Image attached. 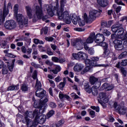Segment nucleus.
<instances>
[{"label":"nucleus","mask_w":127,"mask_h":127,"mask_svg":"<svg viewBox=\"0 0 127 127\" xmlns=\"http://www.w3.org/2000/svg\"><path fill=\"white\" fill-rule=\"evenodd\" d=\"M66 0H61V9L59 10L58 8L59 7V4L58 2L55 3V6L54 9H52V5L45 4L44 5V9H46L48 14L50 16H53L55 13H57L58 18L60 20H63L64 22L67 24H70L71 23V18L68 11H64V6L66 4Z\"/></svg>","instance_id":"obj_1"},{"label":"nucleus","mask_w":127,"mask_h":127,"mask_svg":"<svg viewBox=\"0 0 127 127\" xmlns=\"http://www.w3.org/2000/svg\"><path fill=\"white\" fill-rule=\"evenodd\" d=\"M112 30L113 32H115L120 38L121 40H125L123 42L124 45L127 46V33L124 35L125 29L123 27V25L119 23H117L112 26Z\"/></svg>","instance_id":"obj_2"},{"label":"nucleus","mask_w":127,"mask_h":127,"mask_svg":"<svg viewBox=\"0 0 127 127\" xmlns=\"http://www.w3.org/2000/svg\"><path fill=\"white\" fill-rule=\"evenodd\" d=\"M99 57H93L90 59H86L85 61V63L86 65H88L87 67H85L84 69L82 70L81 72V74H84L85 73H87L90 68H89V66L91 67H105V64H97V61H99Z\"/></svg>","instance_id":"obj_3"},{"label":"nucleus","mask_w":127,"mask_h":127,"mask_svg":"<svg viewBox=\"0 0 127 127\" xmlns=\"http://www.w3.org/2000/svg\"><path fill=\"white\" fill-rule=\"evenodd\" d=\"M40 6L37 5L35 7L36 15H34L33 18V22L37 21L38 19H42L43 21L47 19V16H44L43 11H42V0H38Z\"/></svg>","instance_id":"obj_4"},{"label":"nucleus","mask_w":127,"mask_h":127,"mask_svg":"<svg viewBox=\"0 0 127 127\" xmlns=\"http://www.w3.org/2000/svg\"><path fill=\"white\" fill-rule=\"evenodd\" d=\"M39 110L38 109H36L32 113V112L26 111L24 113L25 118L22 120V123L23 124H26L27 126H29L30 124L33 123V121H30L28 118H36L39 115Z\"/></svg>","instance_id":"obj_5"},{"label":"nucleus","mask_w":127,"mask_h":127,"mask_svg":"<svg viewBox=\"0 0 127 127\" xmlns=\"http://www.w3.org/2000/svg\"><path fill=\"white\" fill-rule=\"evenodd\" d=\"M101 14V13L99 11H98L96 10H93L89 12V15L88 17L86 13L84 14V20L86 22L89 23L90 21L94 20L97 16H99Z\"/></svg>","instance_id":"obj_6"},{"label":"nucleus","mask_w":127,"mask_h":127,"mask_svg":"<svg viewBox=\"0 0 127 127\" xmlns=\"http://www.w3.org/2000/svg\"><path fill=\"white\" fill-rule=\"evenodd\" d=\"M14 17L16 18V20L17 22H18L19 27L22 28V27H23V25H25V26H27V24L28 23V20L27 19V18H25L23 19H22L23 16L21 14H16V15L14 14Z\"/></svg>","instance_id":"obj_7"},{"label":"nucleus","mask_w":127,"mask_h":127,"mask_svg":"<svg viewBox=\"0 0 127 127\" xmlns=\"http://www.w3.org/2000/svg\"><path fill=\"white\" fill-rule=\"evenodd\" d=\"M104 41H105V37L104 36V35L102 34H96L95 42L96 43H98L99 46H101L104 48H108V44L106 42H104Z\"/></svg>","instance_id":"obj_8"},{"label":"nucleus","mask_w":127,"mask_h":127,"mask_svg":"<svg viewBox=\"0 0 127 127\" xmlns=\"http://www.w3.org/2000/svg\"><path fill=\"white\" fill-rule=\"evenodd\" d=\"M41 109H39V114L35 118L34 123H33V126H37L39 124L42 125L45 123L46 120V116L42 115V114L40 113Z\"/></svg>","instance_id":"obj_9"},{"label":"nucleus","mask_w":127,"mask_h":127,"mask_svg":"<svg viewBox=\"0 0 127 127\" xmlns=\"http://www.w3.org/2000/svg\"><path fill=\"white\" fill-rule=\"evenodd\" d=\"M84 40L76 38L71 42V45L75 46L77 50H82L83 48Z\"/></svg>","instance_id":"obj_10"},{"label":"nucleus","mask_w":127,"mask_h":127,"mask_svg":"<svg viewBox=\"0 0 127 127\" xmlns=\"http://www.w3.org/2000/svg\"><path fill=\"white\" fill-rule=\"evenodd\" d=\"M4 26L6 29H14L16 27V22L13 20H7L4 23Z\"/></svg>","instance_id":"obj_11"},{"label":"nucleus","mask_w":127,"mask_h":127,"mask_svg":"<svg viewBox=\"0 0 127 127\" xmlns=\"http://www.w3.org/2000/svg\"><path fill=\"white\" fill-rule=\"evenodd\" d=\"M8 14V10L6 9L5 5L3 8V11H0V25L5 21V17Z\"/></svg>","instance_id":"obj_12"},{"label":"nucleus","mask_w":127,"mask_h":127,"mask_svg":"<svg viewBox=\"0 0 127 127\" xmlns=\"http://www.w3.org/2000/svg\"><path fill=\"white\" fill-rule=\"evenodd\" d=\"M114 108L118 111L120 115H125L127 113V109L125 108L123 106H121V105H118L117 102L114 103Z\"/></svg>","instance_id":"obj_13"},{"label":"nucleus","mask_w":127,"mask_h":127,"mask_svg":"<svg viewBox=\"0 0 127 127\" xmlns=\"http://www.w3.org/2000/svg\"><path fill=\"white\" fill-rule=\"evenodd\" d=\"M99 97L103 103H108L109 99H108V96L105 92H100L99 95Z\"/></svg>","instance_id":"obj_14"},{"label":"nucleus","mask_w":127,"mask_h":127,"mask_svg":"<svg viewBox=\"0 0 127 127\" xmlns=\"http://www.w3.org/2000/svg\"><path fill=\"white\" fill-rule=\"evenodd\" d=\"M96 37H97V35H95V33L92 32L90 33V36L86 39V42H85L87 44L93 43V42H94V40L95 41Z\"/></svg>","instance_id":"obj_15"},{"label":"nucleus","mask_w":127,"mask_h":127,"mask_svg":"<svg viewBox=\"0 0 127 127\" xmlns=\"http://www.w3.org/2000/svg\"><path fill=\"white\" fill-rule=\"evenodd\" d=\"M84 69V65L80 63H76L73 67V70L75 72H80Z\"/></svg>","instance_id":"obj_16"},{"label":"nucleus","mask_w":127,"mask_h":127,"mask_svg":"<svg viewBox=\"0 0 127 127\" xmlns=\"http://www.w3.org/2000/svg\"><path fill=\"white\" fill-rule=\"evenodd\" d=\"M102 90H106V91H111L114 89V85L109 84L108 83H105L102 86Z\"/></svg>","instance_id":"obj_17"},{"label":"nucleus","mask_w":127,"mask_h":127,"mask_svg":"<svg viewBox=\"0 0 127 127\" xmlns=\"http://www.w3.org/2000/svg\"><path fill=\"white\" fill-rule=\"evenodd\" d=\"M48 102V97H47L45 99H44L43 101L40 100V101L39 103V108L40 110H42V108L44 109V107L45 106V104Z\"/></svg>","instance_id":"obj_18"},{"label":"nucleus","mask_w":127,"mask_h":127,"mask_svg":"<svg viewBox=\"0 0 127 127\" xmlns=\"http://www.w3.org/2000/svg\"><path fill=\"white\" fill-rule=\"evenodd\" d=\"M46 91L43 89H38L36 91V96L39 98H43L45 95Z\"/></svg>","instance_id":"obj_19"},{"label":"nucleus","mask_w":127,"mask_h":127,"mask_svg":"<svg viewBox=\"0 0 127 127\" xmlns=\"http://www.w3.org/2000/svg\"><path fill=\"white\" fill-rule=\"evenodd\" d=\"M71 20L73 24L76 25L79 22V19H78V17L77 15L75 14H72L70 15Z\"/></svg>","instance_id":"obj_20"},{"label":"nucleus","mask_w":127,"mask_h":127,"mask_svg":"<svg viewBox=\"0 0 127 127\" xmlns=\"http://www.w3.org/2000/svg\"><path fill=\"white\" fill-rule=\"evenodd\" d=\"M26 11L29 18H32V10L31 9V7L29 5L25 6Z\"/></svg>","instance_id":"obj_21"},{"label":"nucleus","mask_w":127,"mask_h":127,"mask_svg":"<svg viewBox=\"0 0 127 127\" xmlns=\"http://www.w3.org/2000/svg\"><path fill=\"white\" fill-rule=\"evenodd\" d=\"M89 82L91 85H96L99 83V78L95 76H90L89 78Z\"/></svg>","instance_id":"obj_22"},{"label":"nucleus","mask_w":127,"mask_h":127,"mask_svg":"<svg viewBox=\"0 0 127 127\" xmlns=\"http://www.w3.org/2000/svg\"><path fill=\"white\" fill-rule=\"evenodd\" d=\"M78 60L80 59L81 60H86L87 58H88V56L85 53H83L82 52H79L78 53Z\"/></svg>","instance_id":"obj_23"},{"label":"nucleus","mask_w":127,"mask_h":127,"mask_svg":"<svg viewBox=\"0 0 127 127\" xmlns=\"http://www.w3.org/2000/svg\"><path fill=\"white\" fill-rule=\"evenodd\" d=\"M97 3L100 6L102 7H105L108 5V0H97Z\"/></svg>","instance_id":"obj_24"},{"label":"nucleus","mask_w":127,"mask_h":127,"mask_svg":"<svg viewBox=\"0 0 127 127\" xmlns=\"http://www.w3.org/2000/svg\"><path fill=\"white\" fill-rule=\"evenodd\" d=\"M98 88H99V86H93L90 88L91 93H92L93 96H97L98 95Z\"/></svg>","instance_id":"obj_25"},{"label":"nucleus","mask_w":127,"mask_h":127,"mask_svg":"<svg viewBox=\"0 0 127 127\" xmlns=\"http://www.w3.org/2000/svg\"><path fill=\"white\" fill-rule=\"evenodd\" d=\"M103 57H108L111 54V50L108 48H104Z\"/></svg>","instance_id":"obj_26"},{"label":"nucleus","mask_w":127,"mask_h":127,"mask_svg":"<svg viewBox=\"0 0 127 127\" xmlns=\"http://www.w3.org/2000/svg\"><path fill=\"white\" fill-rule=\"evenodd\" d=\"M84 88L85 91H86L87 93H88V94H91V87H90V84H89V83H85Z\"/></svg>","instance_id":"obj_27"},{"label":"nucleus","mask_w":127,"mask_h":127,"mask_svg":"<svg viewBox=\"0 0 127 127\" xmlns=\"http://www.w3.org/2000/svg\"><path fill=\"white\" fill-rule=\"evenodd\" d=\"M59 97L61 99H64V98L65 99H66V100H70V96L67 95V94H63L62 92L59 93Z\"/></svg>","instance_id":"obj_28"},{"label":"nucleus","mask_w":127,"mask_h":127,"mask_svg":"<svg viewBox=\"0 0 127 127\" xmlns=\"http://www.w3.org/2000/svg\"><path fill=\"white\" fill-rule=\"evenodd\" d=\"M19 84L16 85H12L8 88V91H14V90H18L19 89Z\"/></svg>","instance_id":"obj_29"},{"label":"nucleus","mask_w":127,"mask_h":127,"mask_svg":"<svg viewBox=\"0 0 127 127\" xmlns=\"http://www.w3.org/2000/svg\"><path fill=\"white\" fill-rule=\"evenodd\" d=\"M36 88H37V90H43L41 89V87H42V85L41 84V82L40 81L38 80V79H37L36 82Z\"/></svg>","instance_id":"obj_30"},{"label":"nucleus","mask_w":127,"mask_h":127,"mask_svg":"<svg viewBox=\"0 0 127 127\" xmlns=\"http://www.w3.org/2000/svg\"><path fill=\"white\" fill-rule=\"evenodd\" d=\"M21 90L22 92H27L28 91V85L25 83L22 84Z\"/></svg>","instance_id":"obj_31"},{"label":"nucleus","mask_w":127,"mask_h":127,"mask_svg":"<svg viewBox=\"0 0 127 127\" xmlns=\"http://www.w3.org/2000/svg\"><path fill=\"white\" fill-rule=\"evenodd\" d=\"M32 48L33 50L32 54V55H37V54H38V51L37 50V49H36V45H35V44H33L32 46Z\"/></svg>","instance_id":"obj_32"},{"label":"nucleus","mask_w":127,"mask_h":127,"mask_svg":"<svg viewBox=\"0 0 127 127\" xmlns=\"http://www.w3.org/2000/svg\"><path fill=\"white\" fill-rule=\"evenodd\" d=\"M1 48H3V49H5L6 48H9V45L7 44L6 41H2Z\"/></svg>","instance_id":"obj_33"},{"label":"nucleus","mask_w":127,"mask_h":127,"mask_svg":"<svg viewBox=\"0 0 127 127\" xmlns=\"http://www.w3.org/2000/svg\"><path fill=\"white\" fill-rule=\"evenodd\" d=\"M66 84V80H65V78H64V82H62L60 83V90H63L64 89V87H65V84Z\"/></svg>","instance_id":"obj_34"},{"label":"nucleus","mask_w":127,"mask_h":127,"mask_svg":"<svg viewBox=\"0 0 127 127\" xmlns=\"http://www.w3.org/2000/svg\"><path fill=\"white\" fill-rule=\"evenodd\" d=\"M54 114H55V111H54V110H51L47 114L46 118L49 119V118H51V117H52V116H53V115H54Z\"/></svg>","instance_id":"obj_35"},{"label":"nucleus","mask_w":127,"mask_h":127,"mask_svg":"<svg viewBox=\"0 0 127 127\" xmlns=\"http://www.w3.org/2000/svg\"><path fill=\"white\" fill-rule=\"evenodd\" d=\"M115 49L116 50H123L124 49V47L123 46V44H121L120 45H115Z\"/></svg>","instance_id":"obj_36"},{"label":"nucleus","mask_w":127,"mask_h":127,"mask_svg":"<svg viewBox=\"0 0 127 127\" xmlns=\"http://www.w3.org/2000/svg\"><path fill=\"white\" fill-rule=\"evenodd\" d=\"M47 54L49 55V56H52V55H54V53L52 52L51 49L50 48H48L47 49Z\"/></svg>","instance_id":"obj_37"},{"label":"nucleus","mask_w":127,"mask_h":127,"mask_svg":"<svg viewBox=\"0 0 127 127\" xmlns=\"http://www.w3.org/2000/svg\"><path fill=\"white\" fill-rule=\"evenodd\" d=\"M127 56V52H123L119 57V59H123V58H125Z\"/></svg>","instance_id":"obj_38"},{"label":"nucleus","mask_w":127,"mask_h":127,"mask_svg":"<svg viewBox=\"0 0 127 127\" xmlns=\"http://www.w3.org/2000/svg\"><path fill=\"white\" fill-rule=\"evenodd\" d=\"M7 73H8V69H7V67H6V66L3 67L2 69V73L3 75H6Z\"/></svg>","instance_id":"obj_39"},{"label":"nucleus","mask_w":127,"mask_h":127,"mask_svg":"<svg viewBox=\"0 0 127 127\" xmlns=\"http://www.w3.org/2000/svg\"><path fill=\"white\" fill-rule=\"evenodd\" d=\"M49 106L52 109H55V108H56V107H57V106L56 105V103H55V102H50L49 104Z\"/></svg>","instance_id":"obj_40"},{"label":"nucleus","mask_w":127,"mask_h":127,"mask_svg":"<svg viewBox=\"0 0 127 127\" xmlns=\"http://www.w3.org/2000/svg\"><path fill=\"white\" fill-rule=\"evenodd\" d=\"M17 12H18V5L15 4L14 6V15L17 14Z\"/></svg>","instance_id":"obj_41"},{"label":"nucleus","mask_w":127,"mask_h":127,"mask_svg":"<svg viewBox=\"0 0 127 127\" xmlns=\"http://www.w3.org/2000/svg\"><path fill=\"white\" fill-rule=\"evenodd\" d=\"M8 68L10 72H12L13 71V68L14 67V65L13 64H7Z\"/></svg>","instance_id":"obj_42"},{"label":"nucleus","mask_w":127,"mask_h":127,"mask_svg":"<svg viewBox=\"0 0 127 127\" xmlns=\"http://www.w3.org/2000/svg\"><path fill=\"white\" fill-rule=\"evenodd\" d=\"M103 33L104 35H105L106 36H109V35H111V32L109 31L107 29L103 30Z\"/></svg>","instance_id":"obj_43"},{"label":"nucleus","mask_w":127,"mask_h":127,"mask_svg":"<svg viewBox=\"0 0 127 127\" xmlns=\"http://www.w3.org/2000/svg\"><path fill=\"white\" fill-rule=\"evenodd\" d=\"M113 42L115 45H120L121 44H123V42L120 40H115Z\"/></svg>","instance_id":"obj_44"},{"label":"nucleus","mask_w":127,"mask_h":127,"mask_svg":"<svg viewBox=\"0 0 127 127\" xmlns=\"http://www.w3.org/2000/svg\"><path fill=\"white\" fill-rule=\"evenodd\" d=\"M5 5V7H6V9L8 10V12H9V10H8V8H12V6H11V3L10 2H9L7 4V8H6V5L5 4V2H4V6H3V8H4V6Z\"/></svg>","instance_id":"obj_45"},{"label":"nucleus","mask_w":127,"mask_h":127,"mask_svg":"<svg viewBox=\"0 0 127 127\" xmlns=\"http://www.w3.org/2000/svg\"><path fill=\"white\" fill-rule=\"evenodd\" d=\"M64 123H65V121L64 120H61L57 123V126L59 127H61V126H63V125H64Z\"/></svg>","instance_id":"obj_46"},{"label":"nucleus","mask_w":127,"mask_h":127,"mask_svg":"<svg viewBox=\"0 0 127 127\" xmlns=\"http://www.w3.org/2000/svg\"><path fill=\"white\" fill-rule=\"evenodd\" d=\"M2 59L3 61H4V62L7 64V65L9 64V63H10V61L9 60V59H8V58H5V57H3Z\"/></svg>","instance_id":"obj_47"},{"label":"nucleus","mask_w":127,"mask_h":127,"mask_svg":"<svg viewBox=\"0 0 127 127\" xmlns=\"http://www.w3.org/2000/svg\"><path fill=\"white\" fill-rule=\"evenodd\" d=\"M31 64L32 65V66L34 67L36 69H38V68H40V65H39L34 62L31 63Z\"/></svg>","instance_id":"obj_48"},{"label":"nucleus","mask_w":127,"mask_h":127,"mask_svg":"<svg viewBox=\"0 0 127 127\" xmlns=\"http://www.w3.org/2000/svg\"><path fill=\"white\" fill-rule=\"evenodd\" d=\"M78 23L79 26H84L85 25V21L81 20V19H78Z\"/></svg>","instance_id":"obj_49"},{"label":"nucleus","mask_w":127,"mask_h":127,"mask_svg":"<svg viewBox=\"0 0 127 127\" xmlns=\"http://www.w3.org/2000/svg\"><path fill=\"white\" fill-rule=\"evenodd\" d=\"M120 71H121V72L122 73L123 75H124V77L127 76V70H126L124 67H121Z\"/></svg>","instance_id":"obj_50"},{"label":"nucleus","mask_w":127,"mask_h":127,"mask_svg":"<svg viewBox=\"0 0 127 127\" xmlns=\"http://www.w3.org/2000/svg\"><path fill=\"white\" fill-rule=\"evenodd\" d=\"M91 109H92V110L96 111L97 113H99V112H100V107H99V106H91Z\"/></svg>","instance_id":"obj_51"},{"label":"nucleus","mask_w":127,"mask_h":127,"mask_svg":"<svg viewBox=\"0 0 127 127\" xmlns=\"http://www.w3.org/2000/svg\"><path fill=\"white\" fill-rule=\"evenodd\" d=\"M44 32V34H47L48 32V27H45L44 28L42 29L41 30V33Z\"/></svg>","instance_id":"obj_52"},{"label":"nucleus","mask_w":127,"mask_h":127,"mask_svg":"<svg viewBox=\"0 0 127 127\" xmlns=\"http://www.w3.org/2000/svg\"><path fill=\"white\" fill-rule=\"evenodd\" d=\"M23 41H26V42H28L29 43H31V39H28V38L25 37H22Z\"/></svg>","instance_id":"obj_53"},{"label":"nucleus","mask_w":127,"mask_h":127,"mask_svg":"<svg viewBox=\"0 0 127 127\" xmlns=\"http://www.w3.org/2000/svg\"><path fill=\"white\" fill-rule=\"evenodd\" d=\"M32 78L34 80L37 79V70H34L32 74Z\"/></svg>","instance_id":"obj_54"},{"label":"nucleus","mask_w":127,"mask_h":127,"mask_svg":"<svg viewBox=\"0 0 127 127\" xmlns=\"http://www.w3.org/2000/svg\"><path fill=\"white\" fill-rule=\"evenodd\" d=\"M121 66L125 67V66H127V60H123L121 63Z\"/></svg>","instance_id":"obj_55"},{"label":"nucleus","mask_w":127,"mask_h":127,"mask_svg":"<svg viewBox=\"0 0 127 127\" xmlns=\"http://www.w3.org/2000/svg\"><path fill=\"white\" fill-rule=\"evenodd\" d=\"M59 61V58L56 57H53L52 58V61H53V62H55L56 63H58Z\"/></svg>","instance_id":"obj_56"},{"label":"nucleus","mask_w":127,"mask_h":127,"mask_svg":"<svg viewBox=\"0 0 127 127\" xmlns=\"http://www.w3.org/2000/svg\"><path fill=\"white\" fill-rule=\"evenodd\" d=\"M72 57H73L74 59L76 60H79V55L78 54H72Z\"/></svg>","instance_id":"obj_57"},{"label":"nucleus","mask_w":127,"mask_h":127,"mask_svg":"<svg viewBox=\"0 0 127 127\" xmlns=\"http://www.w3.org/2000/svg\"><path fill=\"white\" fill-rule=\"evenodd\" d=\"M6 56L7 57H10L11 58H15V57H16V56L12 54V53L7 54Z\"/></svg>","instance_id":"obj_58"},{"label":"nucleus","mask_w":127,"mask_h":127,"mask_svg":"<svg viewBox=\"0 0 127 127\" xmlns=\"http://www.w3.org/2000/svg\"><path fill=\"white\" fill-rule=\"evenodd\" d=\"M45 64H46V65H48V66H52V65H53V63H52V62H51L48 60L46 61Z\"/></svg>","instance_id":"obj_59"},{"label":"nucleus","mask_w":127,"mask_h":127,"mask_svg":"<svg viewBox=\"0 0 127 127\" xmlns=\"http://www.w3.org/2000/svg\"><path fill=\"white\" fill-rule=\"evenodd\" d=\"M115 2L117 3V4H120L121 5H125V3H124L122 0H115Z\"/></svg>","instance_id":"obj_60"},{"label":"nucleus","mask_w":127,"mask_h":127,"mask_svg":"<svg viewBox=\"0 0 127 127\" xmlns=\"http://www.w3.org/2000/svg\"><path fill=\"white\" fill-rule=\"evenodd\" d=\"M45 40L47 41L52 42L54 40V38L52 37H47L45 38Z\"/></svg>","instance_id":"obj_61"},{"label":"nucleus","mask_w":127,"mask_h":127,"mask_svg":"<svg viewBox=\"0 0 127 127\" xmlns=\"http://www.w3.org/2000/svg\"><path fill=\"white\" fill-rule=\"evenodd\" d=\"M88 53L89 54H90V55H93L94 53H95V51L94 50V49L90 48L88 50Z\"/></svg>","instance_id":"obj_62"},{"label":"nucleus","mask_w":127,"mask_h":127,"mask_svg":"<svg viewBox=\"0 0 127 127\" xmlns=\"http://www.w3.org/2000/svg\"><path fill=\"white\" fill-rule=\"evenodd\" d=\"M49 81L52 88H55L56 85H55V83H54V81H53V80H51L50 79H49Z\"/></svg>","instance_id":"obj_63"},{"label":"nucleus","mask_w":127,"mask_h":127,"mask_svg":"<svg viewBox=\"0 0 127 127\" xmlns=\"http://www.w3.org/2000/svg\"><path fill=\"white\" fill-rule=\"evenodd\" d=\"M50 46H51L52 49H53V50H54V51H55V50L56 49H57V47L56 46V45L51 44Z\"/></svg>","instance_id":"obj_64"}]
</instances>
